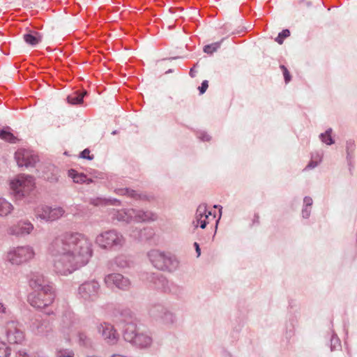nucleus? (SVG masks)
<instances>
[{"label":"nucleus","mask_w":357,"mask_h":357,"mask_svg":"<svg viewBox=\"0 0 357 357\" xmlns=\"http://www.w3.org/2000/svg\"><path fill=\"white\" fill-rule=\"evenodd\" d=\"M194 246H195V248L196 252H197V257H199V256H200V255H201V250H200V248H199V244H198L197 243H196V242H195V243H194Z\"/></svg>","instance_id":"obj_47"},{"label":"nucleus","mask_w":357,"mask_h":357,"mask_svg":"<svg viewBox=\"0 0 357 357\" xmlns=\"http://www.w3.org/2000/svg\"><path fill=\"white\" fill-rule=\"evenodd\" d=\"M133 208L118 210L114 213V218L119 221L130 223L133 222Z\"/></svg>","instance_id":"obj_12"},{"label":"nucleus","mask_w":357,"mask_h":357,"mask_svg":"<svg viewBox=\"0 0 357 357\" xmlns=\"http://www.w3.org/2000/svg\"><path fill=\"white\" fill-rule=\"evenodd\" d=\"M22 248L17 247L9 251L7 255L8 261L13 265H20L22 261Z\"/></svg>","instance_id":"obj_16"},{"label":"nucleus","mask_w":357,"mask_h":357,"mask_svg":"<svg viewBox=\"0 0 357 357\" xmlns=\"http://www.w3.org/2000/svg\"><path fill=\"white\" fill-rule=\"evenodd\" d=\"M10 187L12 194L16 197V199H20L22 197V177L18 176L11 180Z\"/></svg>","instance_id":"obj_13"},{"label":"nucleus","mask_w":357,"mask_h":357,"mask_svg":"<svg viewBox=\"0 0 357 357\" xmlns=\"http://www.w3.org/2000/svg\"><path fill=\"white\" fill-rule=\"evenodd\" d=\"M56 297L53 286H47L45 291H33L27 296L28 303L37 309L45 308L53 303Z\"/></svg>","instance_id":"obj_2"},{"label":"nucleus","mask_w":357,"mask_h":357,"mask_svg":"<svg viewBox=\"0 0 357 357\" xmlns=\"http://www.w3.org/2000/svg\"><path fill=\"white\" fill-rule=\"evenodd\" d=\"M259 215L255 214V216H254V220H253L254 222H256L259 223Z\"/></svg>","instance_id":"obj_50"},{"label":"nucleus","mask_w":357,"mask_h":357,"mask_svg":"<svg viewBox=\"0 0 357 357\" xmlns=\"http://www.w3.org/2000/svg\"><path fill=\"white\" fill-rule=\"evenodd\" d=\"M6 308L4 305L0 302V314L6 313Z\"/></svg>","instance_id":"obj_48"},{"label":"nucleus","mask_w":357,"mask_h":357,"mask_svg":"<svg viewBox=\"0 0 357 357\" xmlns=\"http://www.w3.org/2000/svg\"><path fill=\"white\" fill-rule=\"evenodd\" d=\"M33 229V225L29 222H24V234L26 233L27 234H30L31 231Z\"/></svg>","instance_id":"obj_37"},{"label":"nucleus","mask_w":357,"mask_h":357,"mask_svg":"<svg viewBox=\"0 0 357 357\" xmlns=\"http://www.w3.org/2000/svg\"><path fill=\"white\" fill-rule=\"evenodd\" d=\"M57 357H75L74 353L68 349H60L56 352Z\"/></svg>","instance_id":"obj_33"},{"label":"nucleus","mask_w":357,"mask_h":357,"mask_svg":"<svg viewBox=\"0 0 357 357\" xmlns=\"http://www.w3.org/2000/svg\"><path fill=\"white\" fill-rule=\"evenodd\" d=\"M26 21V20L24 19V29H25L24 41L26 45L34 47L42 41V36L38 31L31 30L29 26H26V24H29Z\"/></svg>","instance_id":"obj_9"},{"label":"nucleus","mask_w":357,"mask_h":357,"mask_svg":"<svg viewBox=\"0 0 357 357\" xmlns=\"http://www.w3.org/2000/svg\"><path fill=\"white\" fill-rule=\"evenodd\" d=\"M92 182H93V179H91V178H88L86 177V181H84V183L90 184V183H91Z\"/></svg>","instance_id":"obj_52"},{"label":"nucleus","mask_w":357,"mask_h":357,"mask_svg":"<svg viewBox=\"0 0 357 357\" xmlns=\"http://www.w3.org/2000/svg\"><path fill=\"white\" fill-rule=\"evenodd\" d=\"M38 162L39 158L36 153L24 149V167H33Z\"/></svg>","instance_id":"obj_15"},{"label":"nucleus","mask_w":357,"mask_h":357,"mask_svg":"<svg viewBox=\"0 0 357 357\" xmlns=\"http://www.w3.org/2000/svg\"><path fill=\"white\" fill-rule=\"evenodd\" d=\"M91 243L82 234L65 232L54 238L48 247L49 252L57 257L54 271L66 275L85 265L92 255Z\"/></svg>","instance_id":"obj_1"},{"label":"nucleus","mask_w":357,"mask_h":357,"mask_svg":"<svg viewBox=\"0 0 357 357\" xmlns=\"http://www.w3.org/2000/svg\"><path fill=\"white\" fill-rule=\"evenodd\" d=\"M25 355H26V354H25V353H24V357H25Z\"/></svg>","instance_id":"obj_59"},{"label":"nucleus","mask_w":357,"mask_h":357,"mask_svg":"<svg viewBox=\"0 0 357 357\" xmlns=\"http://www.w3.org/2000/svg\"><path fill=\"white\" fill-rule=\"evenodd\" d=\"M35 255V251L31 246L24 247V261H27L33 259Z\"/></svg>","instance_id":"obj_29"},{"label":"nucleus","mask_w":357,"mask_h":357,"mask_svg":"<svg viewBox=\"0 0 357 357\" xmlns=\"http://www.w3.org/2000/svg\"><path fill=\"white\" fill-rule=\"evenodd\" d=\"M195 72L194 71V69L192 68L190 70V75L192 77H194L195 76Z\"/></svg>","instance_id":"obj_51"},{"label":"nucleus","mask_w":357,"mask_h":357,"mask_svg":"<svg viewBox=\"0 0 357 357\" xmlns=\"http://www.w3.org/2000/svg\"><path fill=\"white\" fill-rule=\"evenodd\" d=\"M125 316H128L131 318L132 317V313L130 310H125Z\"/></svg>","instance_id":"obj_49"},{"label":"nucleus","mask_w":357,"mask_h":357,"mask_svg":"<svg viewBox=\"0 0 357 357\" xmlns=\"http://www.w3.org/2000/svg\"><path fill=\"white\" fill-rule=\"evenodd\" d=\"M100 291V285L96 280H87L81 284L77 289L79 296L85 301H95Z\"/></svg>","instance_id":"obj_5"},{"label":"nucleus","mask_w":357,"mask_h":357,"mask_svg":"<svg viewBox=\"0 0 357 357\" xmlns=\"http://www.w3.org/2000/svg\"><path fill=\"white\" fill-rule=\"evenodd\" d=\"M24 192H25V188H27V191H31L35 188V180L32 176H24Z\"/></svg>","instance_id":"obj_27"},{"label":"nucleus","mask_w":357,"mask_h":357,"mask_svg":"<svg viewBox=\"0 0 357 357\" xmlns=\"http://www.w3.org/2000/svg\"><path fill=\"white\" fill-rule=\"evenodd\" d=\"M305 0H299V3L301 4L303 3H305Z\"/></svg>","instance_id":"obj_55"},{"label":"nucleus","mask_w":357,"mask_h":357,"mask_svg":"<svg viewBox=\"0 0 357 357\" xmlns=\"http://www.w3.org/2000/svg\"><path fill=\"white\" fill-rule=\"evenodd\" d=\"M280 68L282 70L285 83H289L291 79V76L288 69L284 65H280Z\"/></svg>","instance_id":"obj_35"},{"label":"nucleus","mask_w":357,"mask_h":357,"mask_svg":"<svg viewBox=\"0 0 357 357\" xmlns=\"http://www.w3.org/2000/svg\"><path fill=\"white\" fill-rule=\"evenodd\" d=\"M0 138L4 141L13 144L20 141V139L14 136V135L10 131L9 128L0 130Z\"/></svg>","instance_id":"obj_19"},{"label":"nucleus","mask_w":357,"mask_h":357,"mask_svg":"<svg viewBox=\"0 0 357 357\" xmlns=\"http://www.w3.org/2000/svg\"><path fill=\"white\" fill-rule=\"evenodd\" d=\"M137 326L132 323H127L123 331V339L128 342L131 343L133 341V339L136 337L137 334Z\"/></svg>","instance_id":"obj_14"},{"label":"nucleus","mask_w":357,"mask_h":357,"mask_svg":"<svg viewBox=\"0 0 357 357\" xmlns=\"http://www.w3.org/2000/svg\"><path fill=\"white\" fill-rule=\"evenodd\" d=\"M305 207H310L312 205V199L310 197H305L303 199Z\"/></svg>","instance_id":"obj_43"},{"label":"nucleus","mask_w":357,"mask_h":357,"mask_svg":"<svg viewBox=\"0 0 357 357\" xmlns=\"http://www.w3.org/2000/svg\"><path fill=\"white\" fill-rule=\"evenodd\" d=\"M171 72H172V70H169L166 71V73H169Z\"/></svg>","instance_id":"obj_56"},{"label":"nucleus","mask_w":357,"mask_h":357,"mask_svg":"<svg viewBox=\"0 0 357 357\" xmlns=\"http://www.w3.org/2000/svg\"><path fill=\"white\" fill-rule=\"evenodd\" d=\"M97 330L107 344L109 345L117 344L119 335L112 324L107 322L101 323L97 326Z\"/></svg>","instance_id":"obj_6"},{"label":"nucleus","mask_w":357,"mask_h":357,"mask_svg":"<svg viewBox=\"0 0 357 357\" xmlns=\"http://www.w3.org/2000/svg\"><path fill=\"white\" fill-rule=\"evenodd\" d=\"M79 342L81 345L88 347L91 345V340L86 336V334L80 333L78 335Z\"/></svg>","instance_id":"obj_31"},{"label":"nucleus","mask_w":357,"mask_h":357,"mask_svg":"<svg viewBox=\"0 0 357 357\" xmlns=\"http://www.w3.org/2000/svg\"><path fill=\"white\" fill-rule=\"evenodd\" d=\"M306 5H307V6H311V3L310 1H307L306 2Z\"/></svg>","instance_id":"obj_54"},{"label":"nucleus","mask_w":357,"mask_h":357,"mask_svg":"<svg viewBox=\"0 0 357 357\" xmlns=\"http://www.w3.org/2000/svg\"><path fill=\"white\" fill-rule=\"evenodd\" d=\"M199 138L204 142H208L211 139V136L206 132L200 133Z\"/></svg>","instance_id":"obj_40"},{"label":"nucleus","mask_w":357,"mask_h":357,"mask_svg":"<svg viewBox=\"0 0 357 357\" xmlns=\"http://www.w3.org/2000/svg\"><path fill=\"white\" fill-rule=\"evenodd\" d=\"M50 208L51 207L44 205L38 206L36 208V215L40 219L45 220L47 221V217L50 215Z\"/></svg>","instance_id":"obj_23"},{"label":"nucleus","mask_w":357,"mask_h":357,"mask_svg":"<svg viewBox=\"0 0 357 357\" xmlns=\"http://www.w3.org/2000/svg\"><path fill=\"white\" fill-rule=\"evenodd\" d=\"M50 212V215L47 217V221H54L64 215L65 210L62 207H56L51 208Z\"/></svg>","instance_id":"obj_24"},{"label":"nucleus","mask_w":357,"mask_h":357,"mask_svg":"<svg viewBox=\"0 0 357 357\" xmlns=\"http://www.w3.org/2000/svg\"><path fill=\"white\" fill-rule=\"evenodd\" d=\"M218 206H217V205L214 206V208H218Z\"/></svg>","instance_id":"obj_58"},{"label":"nucleus","mask_w":357,"mask_h":357,"mask_svg":"<svg viewBox=\"0 0 357 357\" xmlns=\"http://www.w3.org/2000/svg\"><path fill=\"white\" fill-rule=\"evenodd\" d=\"M104 282L108 287L115 286L121 290H128L131 282L130 280L119 273H111L107 275L104 278Z\"/></svg>","instance_id":"obj_7"},{"label":"nucleus","mask_w":357,"mask_h":357,"mask_svg":"<svg viewBox=\"0 0 357 357\" xmlns=\"http://www.w3.org/2000/svg\"><path fill=\"white\" fill-rule=\"evenodd\" d=\"M29 286L34 291H45L47 286H53L42 274L38 272H31L27 275Z\"/></svg>","instance_id":"obj_8"},{"label":"nucleus","mask_w":357,"mask_h":357,"mask_svg":"<svg viewBox=\"0 0 357 357\" xmlns=\"http://www.w3.org/2000/svg\"><path fill=\"white\" fill-rule=\"evenodd\" d=\"M151 342L152 339L150 336L143 333H137L130 344L139 348H144L150 346Z\"/></svg>","instance_id":"obj_18"},{"label":"nucleus","mask_w":357,"mask_h":357,"mask_svg":"<svg viewBox=\"0 0 357 357\" xmlns=\"http://www.w3.org/2000/svg\"><path fill=\"white\" fill-rule=\"evenodd\" d=\"M290 36V31L289 29H284L280 33H279L278 37L275 39V40L280 45H282L284 42V40Z\"/></svg>","instance_id":"obj_30"},{"label":"nucleus","mask_w":357,"mask_h":357,"mask_svg":"<svg viewBox=\"0 0 357 357\" xmlns=\"http://www.w3.org/2000/svg\"><path fill=\"white\" fill-rule=\"evenodd\" d=\"M221 43L222 40L205 45L203 49L204 52L209 55L213 54L220 47Z\"/></svg>","instance_id":"obj_26"},{"label":"nucleus","mask_w":357,"mask_h":357,"mask_svg":"<svg viewBox=\"0 0 357 357\" xmlns=\"http://www.w3.org/2000/svg\"><path fill=\"white\" fill-rule=\"evenodd\" d=\"M68 175L74 183L82 184L86 181V175L84 173H79L76 170L71 169L68 170Z\"/></svg>","instance_id":"obj_21"},{"label":"nucleus","mask_w":357,"mask_h":357,"mask_svg":"<svg viewBox=\"0 0 357 357\" xmlns=\"http://www.w3.org/2000/svg\"><path fill=\"white\" fill-rule=\"evenodd\" d=\"M310 213H311L310 208H309V207L305 206L302 210V216L304 218H308L310 215Z\"/></svg>","instance_id":"obj_41"},{"label":"nucleus","mask_w":357,"mask_h":357,"mask_svg":"<svg viewBox=\"0 0 357 357\" xmlns=\"http://www.w3.org/2000/svg\"><path fill=\"white\" fill-rule=\"evenodd\" d=\"M208 82L207 80H204L202 82V84L200 86H199L198 89L199 91V93L200 94H203L205 93V91H206V89H208Z\"/></svg>","instance_id":"obj_39"},{"label":"nucleus","mask_w":357,"mask_h":357,"mask_svg":"<svg viewBox=\"0 0 357 357\" xmlns=\"http://www.w3.org/2000/svg\"><path fill=\"white\" fill-rule=\"evenodd\" d=\"M154 284L156 288L161 289L163 291H167L169 290V282L166 278L160 275L154 277Z\"/></svg>","instance_id":"obj_20"},{"label":"nucleus","mask_w":357,"mask_h":357,"mask_svg":"<svg viewBox=\"0 0 357 357\" xmlns=\"http://www.w3.org/2000/svg\"><path fill=\"white\" fill-rule=\"evenodd\" d=\"M148 257L152 264L158 270L173 271L178 264L177 260L165 252L158 250H152L148 253Z\"/></svg>","instance_id":"obj_3"},{"label":"nucleus","mask_w":357,"mask_h":357,"mask_svg":"<svg viewBox=\"0 0 357 357\" xmlns=\"http://www.w3.org/2000/svg\"><path fill=\"white\" fill-rule=\"evenodd\" d=\"M45 178L51 182H56L58 181L56 176L54 174H52V176L51 177H49V176L45 177Z\"/></svg>","instance_id":"obj_46"},{"label":"nucleus","mask_w":357,"mask_h":357,"mask_svg":"<svg viewBox=\"0 0 357 357\" xmlns=\"http://www.w3.org/2000/svg\"><path fill=\"white\" fill-rule=\"evenodd\" d=\"M116 133V130H114V131H113V132H112V134H113V135H115Z\"/></svg>","instance_id":"obj_57"},{"label":"nucleus","mask_w":357,"mask_h":357,"mask_svg":"<svg viewBox=\"0 0 357 357\" xmlns=\"http://www.w3.org/2000/svg\"><path fill=\"white\" fill-rule=\"evenodd\" d=\"M347 158H350L352 156V153L354 151L355 149V144L354 142L352 140H349L347 142Z\"/></svg>","instance_id":"obj_32"},{"label":"nucleus","mask_w":357,"mask_h":357,"mask_svg":"<svg viewBox=\"0 0 357 357\" xmlns=\"http://www.w3.org/2000/svg\"><path fill=\"white\" fill-rule=\"evenodd\" d=\"M15 160L17 161L18 166H20V167L22 166V160L21 158V153L20 151H17L15 153Z\"/></svg>","instance_id":"obj_42"},{"label":"nucleus","mask_w":357,"mask_h":357,"mask_svg":"<svg viewBox=\"0 0 357 357\" xmlns=\"http://www.w3.org/2000/svg\"><path fill=\"white\" fill-rule=\"evenodd\" d=\"M80 158L91 160L94 157L93 155H90V150L89 149H85L80 153Z\"/></svg>","instance_id":"obj_36"},{"label":"nucleus","mask_w":357,"mask_h":357,"mask_svg":"<svg viewBox=\"0 0 357 357\" xmlns=\"http://www.w3.org/2000/svg\"><path fill=\"white\" fill-rule=\"evenodd\" d=\"M114 202L117 203L118 205L120 204V202L117 199H114Z\"/></svg>","instance_id":"obj_53"},{"label":"nucleus","mask_w":357,"mask_h":357,"mask_svg":"<svg viewBox=\"0 0 357 357\" xmlns=\"http://www.w3.org/2000/svg\"><path fill=\"white\" fill-rule=\"evenodd\" d=\"M116 193L119 195H125L134 199H147V196L145 195L139 194L135 190H132L128 188H119L115 190Z\"/></svg>","instance_id":"obj_17"},{"label":"nucleus","mask_w":357,"mask_h":357,"mask_svg":"<svg viewBox=\"0 0 357 357\" xmlns=\"http://www.w3.org/2000/svg\"><path fill=\"white\" fill-rule=\"evenodd\" d=\"M10 355V349L3 342H0V357H8Z\"/></svg>","instance_id":"obj_34"},{"label":"nucleus","mask_w":357,"mask_h":357,"mask_svg":"<svg viewBox=\"0 0 357 357\" xmlns=\"http://www.w3.org/2000/svg\"><path fill=\"white\" fill-rule=\"evenodd\" d=\"M332 129L328 128L324 133L320 135L321 141L327 145H331L334 143V140L331 137Z\"/></svg>","instance_id":"obj_28"},{"label":"nucleus","mask_w":357,"mask_h":357,"mask_svg":"<svg viewBox=\"0 0 357 357\" xmlns=\"http://www.w3.org/2000/svg\"><path fill=\"white\" fill-rule=\"evenodd\" d=\"M133 222H153L158 219L157 214L150 211L137 210L133 208Z\"/></svg>","instance_id":"obj_11"},{"label":"nucleus","mask_w":357,"mask_h":357,"mask_svg":"<svg viewBox=\"0 0 357 357\" xmlns=\"http://www.w3.org/2000/svg\"><path fill=\"white\" fill-rule=\"evenodd\" d=\"M209 215H211V212L207 210L206 205L200 204L196 211V220L193 222L195 227L200 225V227L204 229L208 223L207 220Z\"/></svg>","instance_id":"obj_10"},{"label":"nucleus","mask_w":357,"mask_h":357,"mask_svg":"<svg viewBox=\"0 0 357 357\" xmlns=\"http://www.w3.org/2000/svg\"><path fill=\"white\" fill-rule=\"evenodd\" d=\"M86 91H76L67 97V100L70 104L78 105L82 102L84 96L86 94Z\"/></svg>","instance_id":"obj_22"},{"label":"nucleus","mask_w":357,"mask_h":357,"mask_svg":"<svg viewBox=\"0 0 357 357\" xmlns=\"http://www.w3.org/2000/svg\"><path fill=\"white\" fill-rule=\"evenodd\" d=\"M22 233V228L20 226L12 227L10 229V234L13 235L18 236Z\"/></svg>","instance_id":"obj_38"},{"label":"nucleus","mask_w":357,"mask_h":357,"mask_svg":"<svg viewBox=\"0 0 357 357\" xmlns=\"http://www.w3.org/2000/svg\"><path fill=\"white\" fill-rule=\"evenodd\" d=\"M96 243L105 249H116L122 247L125 243L123 236L114 229L106 231L96 237Z\"/></svg>","instance_id":"obj_4"},{"label":"nucleus","mask_w":357,"mask_h":357,"mask_svg":"<svg viewBox=\"0 0 357 357\" xmlns=\"http://www.w3.org/2000/svg\"><path fill=\"white\" fill-rule=\"evenodd\" d=\"M318 165V162L317 161L311 160L308 165L306 166V169H312L315 167H317Z\"/></svg>","instance_id":"obj_44"},{"label":"nucleus","mask_w":357,"mask_h":357,"mask_svg":"<svg viewBox=\"0 0 357 357\" xmlns=\"http://www.w3.org/2000/svg\"><path fill=\"white\" fill-rule=\"evenodd\" d=\"M13 335V334L12 333V332H11V331H10V328H9V331H8V337H9V339H10V340H12V335ZM13 342H14L17 343V342H18V341H19L20 340H17V337H16V336H14V338L13 339Z\"/></svg>","instance_id":"obj_45"},{"label":"nucleus","mask_w":357,"mask_h":357,"mask_svg":"<svg viewBox=\"0 0 357 357\" xmlns=\"http://www.w3.org/2000/svg\"><path fill=\"white\" fill-rule=\"evenodd\" d=\"M13 209V206L6 199L0 198V215H7Z\"/></svg>","instance_id":"obj_25"}]
</instances>
